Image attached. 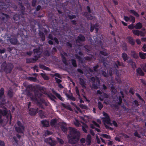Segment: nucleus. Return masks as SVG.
<instances>
[{
  "instance_id": "obj_1",
  "label": "nucleus",
  "mask_w": 146,
  "mask_h": 146,
  "mask_svg": "<svg viewBox=\"0 0 146 146\" xmlns=\"http://www.w3.org/2000/svg\"><path fill=\"white\" fill-rule=\"evenodd\" d=\"M27 95L30 97L31 100L34 102L38 106L41 108H43L42 103H44L46 106H48L46 102L44 100L40 98L42 96V94L40 91L38 90H35L34 92H31L28 90L26 92Z\"/></svg>"
},
{
  "instance_id": "obj_2",
  "label": "nucleus",
  "mask_w": 146,
  "mask_h": 146,
  "mask_svg": "<svg viewBox=\"0 0 146 146\" xmlns=\"http://www.w3.org/2000/svg\"><path fill=\"white\" fill-rule=\"evenodd\" d=\"M70 133L67 136L68 143L71 144H74L79 141L80 138V133L75 128L69 127Z\"/></svg>"
},
{
  "instance_id": "obj_3",
  "label": "nucleus",
  "mask_w": 146,
  "mask_h": 146,
  "mask_svg": "<svg viewBox=\"0 0 146 146\" xmlns=\"http://www.w3.org/2000/svg\"><path fill=\"white\" fill-rule=\"evenodd\" d=\"M1 66L2 69L6 74L10 73L13 68V65L12 63H7L6 61L2 64Z\"/></svg>"
},
{
  "instance_id": "obj_4",
  "label": "nucleus",
  "mask_w": 146,
  "mask_h": 146,
  "mask_svg": "<svg viewBox=\"0 0 146 146\" xmlns=\"http://www.w3.org/2000/svg\"><path fill=\"white\" fill-rule=\"evenodd\" d=\"M34 57L35 61H36L38 58L40 57V55L42 53V50L40 47L33 50Z\"/></svg>"
},
{
  "instance_id": "obj_5",
  "label": "nucleus",
  "mask_w": 146,
  "mask_h": 146,
  "mask_svg": "<svg viewBox=\"0 0 146 146\" xmlns=\"http://www.w3.org/2000/svg\"><path fill=\"white\" fill-rule=\"evenodd\" d=\"M44 139V141L48 143L51 146H54L56 144V141L55 140H52L51 137L45 138L44 136L43 137Z\"/></svg>"
},
{
  "instance_id": "obj_6",
  "label": "nucleus",
  "mask_w": 146,
  "mask_h": 146,
  "mask_svg": "<svg viewBox=\"0 0 146 146\" xmlns=\"http://www.w3.org/2000/svg\"><path fill=\"white\" fill-rule=\"evenodd\" d=\"M8 121V116L0 115V124H6Z\"/></svg>"
},
{
  "instance_id": "obj_7",
  "label": "nucleus",
  "mask_w": 146,
  "mask_h": 146,
  "mask_svg": "<svg viewBox=\"0 0 146 146\" xmlns=\"http://www.w3.org/2000/svg\"><path fill=\"white\" fill-rule=\"evenodd\" d=\"M86 40L84 36L82 34H80L78 36L77 39L76 40V43L77 44L80 43V42H84Z\"/></svg>"
},
{
  "instance_id": "obj_8",
  "label": "nucleus",
  "mask_w": 146,
  "mask_h": 146,
  "mask_svg": "<svg viewBox=\"0 0 146 146\" xmlns=\"http://www.w3.org/2000/svg\"><path fill=\"white\" fill-rule=\"evenodd\" d=\"M3 109H0V115L4 116H8L7 115L8 111L7 109L5 107L3 106Z\"/></svg>"
},
{
  "instance_id": "obj_9",
  "label": "nucleus",
  "mask_w": 146,
  "mask_h": 146,
  "mask_svg": "<svg viewBox=\"0 0 146 146\" xmlns=\"http://www.w3.org/2000/svg\"><path fill=\"white\" fill-rule=\"evenodd\" d=\"M100 84V81L98 79H97L96 81V82H92V88L94 89H98L99 86Z\"/></svg>"
},
{
  "instance_id": "obj_10",
  "label": "nucleus",
  "mask_w": 146,
  "mask_h": 146,
  "mask_svg": "<svg viewBox=\"0 0 146 146\" xmlns=\"http://www.w3.org/2000/svg\"><path fill=\"white\" fill-rule=\"evenodd\" d=\"M8 40H9L10 43L13 45H16L17 44L18 40L15 37H9Z\"/></svg>"
},
{
  "instance_id": "obj_11",
  "label": "nucleus",
  "mask_w": 146,
  "mask_h": 146,
  "mask_svg": "<svg viewBox=\"0 0 146 146\" xmlns=\"http://www.w3.org/2000/svg\"><path fill=\"white\" fill-rule=\"evenodd\" d=\"M38 109L32 108L29 110V113L31 116H34L36 114Z\"/></svg>"
},
{
  "instance_id": "obj_12",
  "label": "nucleus",
  "mask_w": 146,
  "mask_h": 146,
  "mask_svg": "<svg viewBox=\"0 0 146 146\" xmlns=\"http://www.w3.org/2000/svg\"><path fill=\"white\" fill-rule=\"evenodd\" d=\"M15 129L16 131L18 133H23L25 130V127L22 128L16 127H15Z\"/></svg>"
},
{
  "instance_id": "obj_13",
  "label": "nucleus",
  "mask_w": 146,
  "mask_h": 146,
  "mask_svg": "<svg viewBox=\"0 0 146 146\" xmlns=\"http://www.w3.org/2000/svg\"><path fill=\"white\" fill-rule=\"evenodd\" d=\"M127 62L131 66L133 70H135V68L136 67V65L135 63L133 61V60L131 59L127 61Z\"/></svg>"
},
{
  "instance_id": "obj_14",
  "label": "nucleus",
  "mask_w": 146,
  "mask_h": 146,
  "mask_svg": "<svg viewBox=\"0 0 146 146\" xmlns=\"http://www.w3.org/2000/svg\"><path fill=\"white\" fill-rule=\"evenodd\" d=\"M7 94L10 98H11L13 96V89L11 88H9Z\"/></svg>"
},
{
  "instance_id": "obj_15",
  "label": "nucleus",
  "mask_w": 146,
  "mask_h": 146,
  "mask_svg": "<svg viewBox=\"0 0 146 146\" xmlns=\"http://www.w3.org/2000/svg\"><path fill=\"white\" fill-rule=\"evenodd\" d=\"M38 35L41 38L42 41H44L45 40V36L44 33L40 31L38 33Z\"/></svg>"
},
{
  "instance_id": "obj_16",
  "label": "nucleus",
  "mask_w": 146,
  "mask_h": 146,
  "mask_svg": "<svg viewBox=\"0 0 146 146\" xmlns=\"http://www.w3.org/2000/svg\"><path fill=\"white\" fill-rule=\"evenodd\" d=\"M127 38L129 43L132 45H134L135 42L133 38L130 36H128Z\"/></svg>"
},
{
  "instance_id": "obj_17",
  "label": "nucleus",
  "mask_w": 146,
  "mask_h": 146,
  "mask_svg": "<svg viewBox=\"0 0 146 146\" xmlns=\"http://www.w3.org/2000/svg\"><path fill=\"white\" fill-rule=\"evenodd\" d=\"M136 71L137 73L139 75L141 76H143L144 75V73L141 68H138L137 69Z\"/></svg>"
},
{
  "instance_id": "obj_18",
  "label": "nucleus",
  "mask_w": 146,
  "mask_h": 146,
  "mask_svg": "<svg viewBox=\"0 0 146 146\" xmlns=\"http://www.w3.org/2000/svg\"><path fill=\"white\" fill-rule=\"evenodd\" d=\"M131 55L134 58L137 59L139 58L138 54L135 51H131Z\"/></svg>"
},
{
  "instance_id": "obj_19",
  "label": "nucleus",
  "mask_w": 146,
  "mask_h": 146,
  "mask_svg": "<svg viewBox=\"0 0 146 146\" xmlns=\"http://www.w3.org/2000/svg\"><path fill=\"white\" fill-rule=\"evenodd\" d=\"M143 25L142 23L140 22L137 23L134 26V28L136 29H140L142 27Z\"/></svg>"
},
{
  "instance_id": "obj_20",
  "label": "nucleus",
  "mask_w": 146,
  "mask_h": 146,
  "mask_svg": "<svg viewBox=\"0 0 146 146\" xmlns=\"http://www.w3.org/2000/svg\"><path fill=\"white\" fill-rule=\"evenodd\" d=\"M41 122L44 127H48L49 125V121L46 120L42 121Z\"/></svg>"
},
{
  "instance_id": "obj_21",
  "label": "nucleus",
  "mask_w": 146,
  "mask_h": 146,
  "mask_svg": "<svg viewBox=\"0 0 146 146\" xmlns=\"http://www.w3.org/2000/svg\"><path fill=\"white\" fill-rule=\"evenodd\" d=\"M91 139V136L89 134L88 135L86 138V142L88 143V145H90Z\"/></svg>"
},
{
  "instance_id": "obj_22",
  "label": "nucleus",
  "mask_w": 146,
  "mask_h": 146,
  "mask_svg": "<svg viewBox=\"0 0 146 146\" xmlns=\"http://www.w3.org/2000/svg\"><path fill=\"white\" fill-rule=\"evenodd\" d=\"M80 84L81 85L82 87L83 88H86V87L85 86L86 83L84 81V80L81 78H80Z\"/></svg>"
},
{
  "instance_id": "obj_23",
  "label": "nucleus",
  "mask_w": 146,
  "mask_h": 146,
  "mask_svg": "<svg viewBox=\"0 0 146 146\" xmlns=\"http://www.w3.org/2000/svg\"><path fill=\"white\" fill-rule=\"evenodd\" d=\"M122 57L124 61H126L128 59V57L127 54L125 53H123L122 54Z\"/></svg>"
},
{
  "instance_id": "obj_24",
  "label": "nucleus",
  "mask_w": 146,
  "mask_h": 146,
  "mask_svg": "<svg viewBox=\"0 0 146 146\" xmlns=\"http://www.w3.org/2000/svg\"><path fill=\"white\" fill-rule=\"evenodd\" d=\"M93 58V56L90 54L89 56H86L84 58V59L85 60L90 61Z\"/></svg>"
},
{
  "instance_id": "obj_25",
  "label": "nucleus",
  "mask_w": 146,
  "mask_h": 146,
  "mask_svg": "<svg viewBox=\"0 0 146 146\" xmlns=\"http://www.w3.org/2000/svg\"><path fill=\"white\" fill-rule=\"evenodd\" d=\"M20 11L22 15H24L25 14V8L23 5L19 6Z\"/></svg>"
},
{
  "instance_id": "obj_26",
  "label": "nucleus",
  "mask_w": 146,
  "mask_h": 146,
  "mask_svg": "<svg viewBox=\"0 0 146 146\" xmlns=\"http://www.w3.org/2000/svg\"><path fill=\"white\" fill-rule=\"evenodd\" d=\"M4 96V90L3 88H2L0 89V98H2V97Z\"/></svg>"
},
{
  "instance_id": "obj_27",
  "label": "nucleus",
  "mask_w": 146,
  "mask_h": 146,
  "mask_svg": "<svg viewBox=\"0 0 146 146\" xmlns=\"http://www.w3.org/2000/svg\"><path fill=\"white\" fill-rule=\"evenodd\" d=\"M3 9H0V15H4L5 17L7 18H9V15H8L7 14H5L3 13Z\"/></svg>"
},
{
  "instance_id": "obj_28",
  "label": "nucleus",
  "mask_w": 146,
  "mask_h": 146,
  "mask_svg": "<svg viewBox=\"0 0 146 146\" xmlns=\"http://www.w3.org/2000/svg\"><path fill=\"white\" fill-rule=\"evenodd\" d=\"M48 96L52 100L54 101V102H56V101L54 100V99H56V97L53 95L52 94H47Z\"/></svg>"
},
{
  "instance_id": "obj_29",
  "label": "nucleus",
  "mask_w": 146,
  "mask_h": 146,
  "mask_svg": "<svg viewBox=\"0 0 146 146\" xmlns=\"http://www.w3.org/2000/svg\"><path fill=\"white\" fill-rule=\"evenodd\" d=\"M57 121L56 119H52L50 122V125L52 126H54L56 125Z\"/></svg>"
},
{
  "instance_id": "obj_30",
  "label": "nucleus",
  "mask_w": 146,
  "mask_h": 146,
  "mask_svg": "<svg viewBox=\"0 0 146 146\" xmlns=\"http://www.w3.org/2000/svg\"><path fill=\"white\" fill-rule=\"evenodd\" d=\"M65 95L67 97L70 99V100L74 101L76 100L75 98L72 95L70 96L67 93L65 94Z\"/></svg>"
},
{
  "instance_id": "obj_31",
  "label": "nucleus",
  "mask_w": 146,
  "mask_h": 146,
  "mask_svg": "<svg viewBox=\"0 0 146 146\" xmlns=\"http://www.w3.org/2000/svg\"><path fill=\"white\" fill-rule=\"evenodd\" d=\"M71 63L74 67H77V65L76 60L74 59H72L71 60Z\"/></svg>"
},
{
  "instance_id": "obj_32",
  "label": "nucleus",
  "mask_w": 146,
  "mask_h": 146,
  "mask_svg": "<svg viewBox=\"0 0 146 146\" xmlns=\"http://www.w3.org/2000/svg\"><path fill=\"white\" fill-rule=\"evenodd\" d=\"M61 105L65 108L67 109L68 110H69L70 111H72L73 110L71 108L70 106L69 105L66 106V105L63 103H62L61 104Z\"/></svg>"
},
{
  "instance_id": "obj_33",
  "label": "nucleus",
  "mask_w": 146,
  "mask_h": 146,
  "mask_svg": "<svg viewBox=\"0 0 146 146\" xmlns=\"http://www.w3.org/2000/svg\"><path fill=\"white\" fill-rule=\"evenodd\" d=\"M133 33L137 35L138 36H139L140 35V31L137 30H132Z\"/></svg>"
},
{
  "instance_id": "obj_34",
  "label": "nucleus",
  "mask_w": 146,
  "mask_h": 146,
  "mask_svg": "<svg viewBox=\"0 0 146 146\" xmlns=\"http://www.w3.org/2000/svg\"><path fill=\"white\" fill-rule=\"evenodd\" d=\"M130 12L137 17H138L139 16L138 14L136 12L133 10H130Z\"/></svg>"
},
{
  "instance_id": "obj_35",
  "label": "nucleus",
  "mask_w": 146,
  "mask_h": 146,
  "mask_svg": "<svg viewBox=\"0 0 146 146\" xmlns=\"http://www.w3.org/2000/svg\"><path fill=\"white\" fill-rule=\"evenodd\" d=\"M103 120V121L104 122H106L107 124H110L111 125H112V123L110 122V119L109 117H108V118H107Z\"/></svg>"
},
{
  "instance_id": "obj_36",
  "label": "nucleus",
  "mask_w": 146,
  "mask_h": 146,
  "mask_svg": "<svg viewBox=\"0 0 146 146\" xmlns=\"http://www.w3.org/2000/svg\"><path fill=\"white\" fill-rule=\"evenodd\" d=\"M40 75L45 80H48L49 79V78L46 76V74L41 73L40 74Z\"/></svg>"
},
{
  "instance_id": "obj_37",
  "label": "nucleus",
  "mask_w": 146,
  "mask_h": 146,
  "mask_svg": "<svg viewBox=\"0 0 146 146\" xmlns=\"http://www.w3.org/2000/svg\"><path fill=\"white\" fill-rule=\"evenodd\" d=\"M1 101V105H4L5 104L6 102H5V96H4L3 97H2V98H0Z\"/></svg>"
},
{
  "instance_id": "obj_38",
  "label": "nucleus",
  "mask_w": 146,
  "mask_h": 146,
  "mask_svg": "<svg viewBox=\"0 0 146 146\" xmlns=\"http://www.w3.org/2000/svg\"><path fill=\"white\" fill-rule=\"evenodd\" d=\"M34 61H35L34 58H30L27 60V63H34L36 61L34 62Z\"/></svg>"
},
{
  "instance_id": "obj_39",
  "label": "nucleus",
  "mask_w": 146,
  "mask_h": 146,
  "mask_svg": "<svg viewBox=\"0 0 146 146\" xmlns=\"http://www.w3.org/2000/svg\"><path fill=\"white\" fill-rule=\"evenodd\" d=\"M145 53H142L141 52H139V55L140 57L142 59H144L145 58Z\"/></svg>"
},
{
  "instance_id": "obj_40",
  "label": "nucleus",
  "mask_w": 146,
  "mask_h": 146,
  "mask_svg": "<svg viewBox=\"0 0 146 146\" xmlns=\"http://www.w3.org/2000/svg\"><path fill=\"white\" fill-rule=\"evenodd\" d=\"M52 133L49 131L48 130H47L46 132H45V133L43 135V137L44 136V137H46L47 135H50L52 134Z\"/></svg>"
},
{
  "instance_id": "obj_41",
  "label": "nucleus",
  "mask_w": 146,
  "mask_h": 146,
  "mask_svg": "<svg viewBox=\"0 0 146 146\" xmlns=\"http://www.w3.org/2000/svg\"><path fill=\"white\" fill-rule=\"evenodd\" d=\"M101 73L102 74L104 77L107 78L108 77V75L105 71H104L103 70H102L101 71Z\"/></svg>"
},
{
  "instance_id": "obj_42",
  "label": "nucleus",
  "mask_w": 146,
  "mask_h": 146,
  "mask_svg": "<svg viewBox=\"0 0 146 146\" xmlns=\"http://www.w3.org/2000/svg\"><path fill=\"white\" fill-rule=\"evenodd\" d=\"M62 61L63 62L64 64L66 65H67V60L66 57L63 55V54L62 55Z\"/></svg>"
},
{
  "instance_id": "obj_43",
  "label": "nucleus",
  "mask_w": 146,
  "mask_h": 146,
  "mask_svg": "<svg viewBox=\"0 0 146 146\" xmlns=\"http://www.w3.org/2000/svg\"><path fill=\"white\" fill-rule=\"evenodd\" d=\"M13 18L16 21L20 19L19 15L17 14H15L14 15Z\"/></svg>"
},
{
  "instance_id": "obj_44",
  "label": "nucleus",
  "mask_w": 146,
  "mask_h": 146,
  "mask_svg": "<svg viewBox=\"0 0 146 146\" xmlns=\"http://www.w3.org/2000/svg\"><path fill=\"white\" fill-rule=\"evenodd\" d=\"M61 128L62 130L65 133H67V131L68 130V129L67 127H65L64 126H62L61 127ZM69 130V129L68 128Z\"/></svg>"
},
{
  "instance_id": "obj_45",
  "label": "nucleus",
  "mask_w": 146,
  "mask_h": 146,
  "mask_svg": "<svg viewBox=\"0 0 146 146\" xmlns=\"http://www.w3.org/2000/svg\"><path fill=\"white\" fill-rule=\"evenodd\" d=\"M111 91L115 94L117 92V91L116 90L114 86L112 85L111 87Z\"/></svg>"
},
{
  "instance_id": "obj_46",
  "label": "nucleus",
  "mask_w": 146,
  "mask_h": 146,
  "mask_svg": "<svg viewBox=\"0 0 146 146\" xmlns=\"http://www.w3.org/2000/svg\"><path fill=\"white\" fill-rule=\"evenodd\" d=\"M101 135L102 136L104 137L111 139V137L110 135H108L106 134H102Z\"/></svg>"
},
{
  "instance_id": "obj_47",
  "label": "nucleus",
  "mask_w": 146,
  "mask_h": 146,
  "mask_svg": "<svg viewBox=\"0 0 146 146\" xmlns=\"http://www.w3.org/2000/svg\"><path fill=\"white\" fill-rule=\"evenodd\" d=\"M1 8H6V7H7L5 3L1 2Z\"/></svg>"
},
{
  "instance_id": "obj_48",
  "label": "nucleus",
  "mask_w": 146,
  "mask_h": 146,
  "mask_svg": "<svg viewBox=\"0 0 146 146\" xmlns=\"http://www.w3.org/2000/svg\"><path fill=\"white\" fill-rule=\"evenodd\" d=\"M68 17L69 19L70 20H72L73 19L76 18V16L75 15H68Z\"/></svg>"
},
{
  "instance_id": "obj_49",
  "label": "nucleus",
  "mask_w": 146,
  "mask_h": 146,
  "mask_svg": "<svg viewBox=\"0 0 146 146\" xmlns=\"http://www.w3.org/2000/svg\"><path fill=\"white\" fill-rule=\"evenodd\" d=\"M98 107L99 109L101 110L103 108V105L100 102H99L98 103Z\"/></svg>"
},
{
  "instance_id": "obj_50",
  "label": "nucleus",
  "mask_w": 146,
  "mask_h": 146,
  "mask_svg": "<svg viewBox=\"0 0 146 146\" xmlns=\"http://www.w3.org/2000/svg\"><path fill=\"white\" fill-rule=\"evenodd\" d=\"M28 79L30 81H35L36 80V78H34L32 77H28Z\"/></svg>"
},
{
  "instance_id": "obj_51",
  "label": "nucleus",
  "mask_w": 146,
  "mask_h": 146,
  "mask_svg": "<svg viewBox=\"0 0 146 146\" xmlns=\"http://www.w3.org/2000/svg\"><path fill=\"white\" fill-rule=\"evenodd\" d=\"M17 125L18 126V127H21L22 128L25 127L22 124L21 122L19 121H18L17 122Z\"/></svg>"
},
{
  "instance_id": "obj_52",
  "label": "nucleus",
  "mask_w": 146,
  "mask_h": 146,
  "mask_svg": "<svg viewBox=\"0 0 146 146\" xmlns=\"http://www.w3.org/2000/svg\"><path fill=\"white\" fill-rule=\"evenodd\" d=\"M44 54L46 56H50V54L49 52V51L48 50H46L44 51Z\"/></svg>"
},
{
  "instance_id": "obj_53",
  "label": "nucleus",
  "mask_w": 146,
  "mask_h": 146,
  "mask_svg": "<svg viewBox=\"0 0 146 146\" xmlns=\"http://www.w3.org/2000/svg\"><path fill=\"white\" fill-rule=\"evenodd\" d=\"M130 20L132 22V23H133L135 22V18L133 16L130 15L129 16Z\"/></svg>"
},
{
  "instance_id": "obj_54",
  "label": "nucleus",
  "mask_w": 146,
  "mask_h": 146,
  "mask_svg": "<svg viewBox=\"0 0 146 146\" xmlns=\"http://www.w3.org/2000/svg\"><path fill=\"white\" fill-rule=\"evenodd\" d=\"M116 62L117 63L118 65L119 66H121L123 67H124L125 66V65L122 62H120L118 61H117Z\"/></svg>"
},
{
  "instance_id": "obj_55",
  "label": "nucleus",
  "mask_w": 146,
  "mask_h": 146,
  "mask_svg": "<svg viewBox=\"0 0 146 146\" xmlns=\"http://www.w3.org/2000/svg\"><path fill=\"white\" fill-rule=\"evenodd\" d=\"M99 66L98 65H97L96 66H94L93 67V70L95 72H98V68H99Z\"/></svg>"
},
{
  "instance_id": "obj_56",
  "label": "nucleus",
  "mask_w": 146,
  "mask_h": 146,
  "mask_svg": "<svg viewBox=\"0 0 146 146\" xmlns=\"http://www.w3.org/2000/svg\"><path fill=\"white\" fill-rule=\"evenodd\" d=\"M119 102L117 103L118 105H121L122 102V99L121 96H119L118 98Z\"/></svg>"
},
{
  "instance_id": "obj_57",
  "label": "nucleus",
  "mask_w": 146,
  "mask_h": 146,
  "mask_svg": "<svg viewBox=\"0 0 146 146\" xmlns=\"http://www.w3.org/2000/svg\"><path fill=\"white\" fill-rule=\"evenodd\" d=\"M134 135L136 137H138L139 138H140L141 137L140 135L138 133L137 131H136L134 133Z\"/></svg>"
},
{
  "instance_id": "obj_58",
  "label": "nucleus",
  "mask_w": 146,
  "mask_h": 146,
  "mask_svg": "<svg viewBox=\"0 0 146 146\" xmlns=\"http://www.w3.org/2000/svg\"><path fill=\"white\" fill-rule=\"evenodd\" d=\"M36 0H33L32 1V5L33 7H35L36 5Z\"/></svg>"
},
{
  "instance_id": "obj_59",
  "label": "nucleus",
  "mask_w": 146,
  "mask_h": 146,
  "mask_svg": "<svg viewBox=\"0 0 146 146\" xmlns=\"http://www.w3.org/2000/svg\"><path fill=\"white\" fill-rule=\"evenodd\" d=\"M8 18L7 19L3 15H1L0 19H1L3 21H4V20L6 19H8Z\"/></svg>"
},
{
  "instance_id": "obj_60",
  "label": "nucleus",
  "mask_w": 146,
  "mask_h": 146,
  "mask_svg": "<svg viewBox=\"0 0 146 146\" xmlns=\"http://www.w3.org/2000/svg\"><path fill=\"white\" fill-rule=\"evenodd\" d=\"M80 107L82 108H83L85 109H87V107L85 105H84L83 104H80Z\"/></svg>"
},
{
  "instance_id": "obj_61",
  "label": "nucleus",
  "mask_w": 146,
  "mask_h": 146,
  "mask_svg": "<svg viewBox=\"0 0 146 146\" xmlns=\"http://www.w3.org/2000/svg\"><path fill=\"white\" fill-rule=\"evenodd\" d=\"M57 140L60 143L62 144H63L64 143V142L62 139L59 138L58 137H57Z\"/></svg>"
},
{
  "instance_id": "obj_62",
  "label": "nucleus",
  "mask_w": 146,
  "mask_h": 146,
  "mask_svg": "<svg viewBox=\"0 0 146 146\" xmlns=\"http://www.w3.org/2000/svg\"><path fill=\"white\" fill-rule=\"evenodd\" d=\"M66 45L67 46L69 47L70 48H71L72 47V44L69 42H66Z\"/></svg>"
},
{
  "instance_id": "obj_63",
  "label": "nucleus",
  "mask_w": 146,
  "mask_h": 146,
  "mask_svg": "<svg viewBox=\"0 0 146 146\" xmlns=\"http://www.w3.org/2000/svg\"><path fill=\"white\" fill-rule=\"evenodd\" d=\"M128 28L130 29H132L134 28V26H133V23L131 24L128 26Z\"/></svg>"
},
{
  "instance_id": "obj_64",
  "label": "nucleus",
  "mask_w": 146,
  "mask_h": 146,
  "mask_svg": "<svg viewBox=\"0 0 146 146\" xmlns=\"http://www.w3.org/2000/svg\"><path fill=\"white\" fill-rule=\"evenodd\" d=\"M86 18L89 20H91L93 19V16L90 15H88V17H86Z\"/></svg>"
}]
</instances>
